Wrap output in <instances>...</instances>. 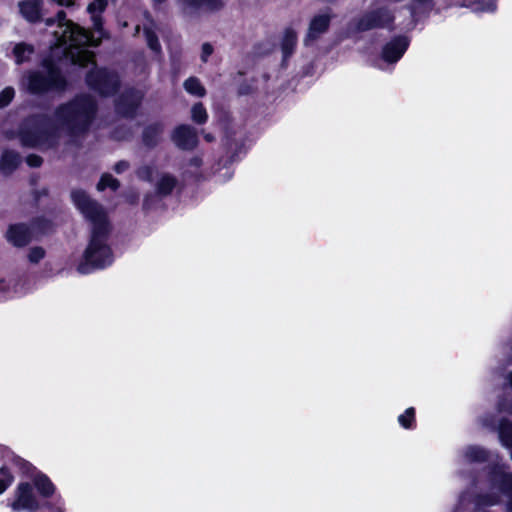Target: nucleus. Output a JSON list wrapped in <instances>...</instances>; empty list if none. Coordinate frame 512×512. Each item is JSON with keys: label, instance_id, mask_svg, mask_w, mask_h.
Listing matches in <instances>:
<instances>
[{"label": "nucleus", "instance_id": "4468645a", "mask_svg": "<svg viewBox=\"0 0 512 512\" xmlns=\"http://www.w3.org/2000/svg\"><path fill=\"white\" fill-rule=\"evenodd\" d=\"M20 163V157L17 153L6 151L0 160V169L3 173L12 172Z\"/></svg>", "mask_w": 512, "mask_h": 512}, {"label": "nucleus", "instance_id": "0eeeda50", "mask_svg": "<svg viewBox=\"0 0 512 512\" xmlns=\"http://www.w3.org/2000/svg\"><path fill=\"white\" fill-rule=\"evenodd\" d=\"M409 41L405 37H399L387 43L382 51V58L389 63L397 62L405 53Z\"/></svg>", "mask_w": 512, "mask_h": 512}, {"label": "nucleus", "instance_id": "f257e3e1", "mask_svg": "<svg viewBox=\"0 0 512 512\" xmlns=\"http://www.w3.org/2000/svg\"><path fill=\"white\" fill-rule=\"evenodd\" d=\"M106 6V0H93L87 7V12L91 16L93 26L99 34L97 37L89 35L85 29L68 20L64 11L58 12L56 19L49 18L46 20L47 26H53L57 21L56 29L53 32L56 40L55 49H60L73 64L95 68L93 54L87 48L99 44L102 35L100 15ZM87 83L89 86L99 90L100 93L108 95L116 90L118 79L114 74H110L105 70L93 69L87 75Z\"/></svg>", "mask_w": 512, "mask_h": 512}, {"label": "nucleus", "instance_id": "a878e982", "mask_svg": "<svg viewBox=\"0 0 512 512\" xmlns=\"http://www.w3.org/2000/svg\"><path fill=\"white\" fill-rule=\"evenodd\" d=\"M15 91L11 87H6L0 92V108L6 107L14 98Z\"/></svg>", "mask_w": 512, "mask_h": 512}, {"label": "nucleus", "instance_id": "2f4dec72", "mask_svg": "<svg viewBox=\"0 0 512 512\" xmlns=\"http://www.w3.org/2000/svg\"><path fill=\"white\" fill-rule=\"evenodd\" d=\"M504 486L512 493V475L508 473L503 474Z\"/></svg>", "mask_w": 512, "mask_h": 512}, {"label": "nucleus", "instance_id": "72a5a7b5", "mask_svg": "<svg viewBox=\"0 0 512 512\" xmlns=\"http://www.w3.org/2000/svg\"><path fill=\"white\" fill-rule=\"evenodd\" d=\"M431 0H414L413 8L410 11V14L413 13L416 9L420 8L421 5L428 4Z\"/></svg>", "mask_w": 512, "mask_h": 512}, {"label": "nucleus", "instance_id": "4be33fe9", "mask_svg": "<svg viewBox=\"0 0 512 512\" xmlns=\"http://www.w3.org/2000/svg\"><path fill=\"white\" fill-rule=\"evenodd\" d=\"M13 480V475L7 469H0V494L6 491V489L12 484Z\"/></svg>", "mask_w": 512, "mask_h": 512}, {"label": "nucleus", "instance_id": "c756f323", "mask_svg": "<svg viewBox=\"0 0 512 512\" xmlns=\"http://www.w3.org/2000/svg\"><path fill=\"white\" fill-rule=\"evenodd\" d=\"M212 53H213L212 45L209 43H204L201 47V60L203 62H207L208 58L212 55Z\"/></svg>", "mask_w": 512, "mask_h": 512}, {"label": "nucleus", "instance_id": "f8f14e48", "mask_svg": "<svg viewBox=\"0 0 512 512\" xmlns=\"http://www.w3.org/2000/svg\"><path fill=\"white\" fill-rule=\"evenodd\" d=\"M330 17L326 14L315 16L309 26L307 39L314 40L328 28Z\"/></svg>", "mask_w": 512, "mask_h": 512}, {"label": "nucleus", "instance_id": "58836bf2", "mask_svg": "<svg viewBox=\"0 0 512 512\" xmlns=\"http://www.w3.org/2000/svg\"><path fill=\"white\" fill-rule=\"evenodd\" d=\"M153 1H154L155 3H157V4H160V3H162L164 0H153Z\"/></svg>", "mask_w": 512, "mask_h": 512}, {"label": "nucleus", "instance_id": "2eb2a0df", "mask_svg": "<svg viewBox=\"0 0 512 512\" xmlns=\"http://www.w3.org/2000/svg\"><path fill=\"white\" fill-rule=\"evenodd\" d=\"M34 485L37 488V490L39 491V493L44 497L51 496L55 491V487H54L53 483L50 481V479L47 476H45L43 474H39V475L35 476Z\"/></svg>", "mask_w": 512, "mask_h": 512}, {"label": "nucleus", "instance_id": "4c0bfd02", "mask_svg": "<svg viewBox=\"0 0 512 512\" xmlns=\"http://www.w3.org/2000/svg\"><path fill=\"white\" fill-rule=\"evenodd\" d=\"M193 162H194V164H195L196 166H199V165H200V160H199V159H194V160H193Z\"/></svg>", "mask_w": 512, "mask_h": 512}, {"label": "nucleus", "instance_id": "5701e85b", "mask_svg": "<svg viewBox=\"0 0 512 512\" xmlns=\"http://www.w3.org/2000/svg\"><path fill=\"white\" fill-rule=\"evenodd\" d=\"M119 186L118 181L114 179L111 175L105 174L101 177L97 189L98 190H104L107 187H110L111 189L115 190Z\"/></svg>", "mask_w": 512, "mask_h": 512}, {"label": "nucleus", "instance_id": "b1692460", "mask_svg": "<svg viewBox=\"0 0 512 512\" xmlns=\"http://www.w3.org/2000/svg\"><path fill=\"white\" fill-rule=\"evenodd\" d=\"M469 461H482L486 457V453L479 447H469L465 454Z\"/></svg>", "mask_w": 512, "mask_h": 512}, {"label": "nucleus", "instance_id": "39448f33", "mask_svg": "<svg viewBox=\"0 0 512 512\" xmlns=\"http://www.w3.org/2000/svg\"><path fill=\"white\" fill-rule=\"evenodd\" d=\"M39 507L38 501L28 483H20L15 491V500L11 504L14 511H34Z\"/></svg>", "mask_w": 512, "mask_h": 512}, {"label": "nucleus", "instance_id": "9b49d317", "mask_svg": "<svg viewBox=\"0 0 512 512\" xmlns=\"http://www.w3.org/2000/svg\"><path fill=\"white\" fill-rule=\"evenodd\" d=\"M22 294L20 283L13 278H0V299L13 298Z\"/></svg>", "mask_w": 512, "mask_h": 512}, {"label": "nucleus", "instance_id": "423d86ee", "mask_svg": "<svg viewBox=\"0 0 512 512\" xmlns=\"http://www.w3.org/2000/svg\"><path fill=\"white\" fill-rule=\"evenodd\" d=\"M172 140L181 149H192L197 144V134L192 127L182 125L175 129Z\"/></svg>", "mask_w": 512, "mask_h": 512}, {"label": "nucleus", "instance_id": "393cba45", "mask_svg": "<svg viewBox=\"0 0 512 512\" xmlns=\"http://www.w3.org/2000/svg\"><path fill=\"white\" fill-rule=\"evenodd\" d=\"M144 33H145V36H146V40H147L148 46L153 51H156V52L159 51L160 50V44H159V41H158L156 35L154 34V32L150 28L145 27L144 28Z\"/></svg>", "mask_w": 512, "mask_h": 512}, {"label": "nucleus", "instance_id": "a211bd4d", "mask_svg": "<svg viewBox=\"0 0 512 512\" xmlns=\"http://www.w3.org/2000/svg\"><path fill=\"white\" fill-rule=\"evenodd\" d=\"M13 52L16 62L20 64L29 59L30 55L33 53V47L27 44L20 43L14 47Z\"/></svg>", "mask_w": 512, "mask_h": 512}, {"label": "nucleus", "instance_id": "f704fd0d", "mask_svg": "<svg viewBox=\"0 0 512 512\" xmlns=\"http://www.w3.org/2000/svg\"><path fill=\"white\" fill-rule=\"evenodd\" d=\"M139 100H140V97H136L135 99H133L132 108H135L138 105Z\"/></svg>", "mask_w": 512, "mask_h": 512}, {"label": "nucleus", "instance_id": "473e14b6", "mask_svg": "<svg viewBox=\"0 0 512 512\" xmlns=\"http://www.w3.org/2000/svg\"><path fill=\"white\" fill-rule=\"evenodd\" d=\"M128 168V163L125 162V161H120L118 162L116 165H115V171L117 173H121L123 171H125L126 169Z\"/></svg>", "mask_w": 512, "mask_h": 512}, {"label": "nucleus", "instance_id": "dca6fc26", "mask_svg": "<svg viewBox=\"0 0 512 512\" xmlns=\"http://www.w3.org/2000/svg\"><path fill=\"white\" fill-rule=\"evenodd\" d=\"M176 185V180L168 174H161L157 180V192L161 195L169 194Z\"/></svg>", "mask_w": 512, "mask_h": 512}, {"label": "nucleus", "instance_id": "e433bc0d", "mask_svg": "<svg viewBox=\"0 0 512 512\" xmlns=\"http://www.w3.org/2000/svg\"><path fill=\"white\" fill-rule=\"evenodd\" d=\"M205 138H206L207 141H211L212 140V136L210 134L205 135Z\"/></svg>", "mask_w": 512, "mask_h": 512}, {"label": "nucleus", "instance_id": "bb28decb", "mask_svg": "<svg viewBox=\"0 0 512 512\" xmlns=\"http://www.w3.org/2000/svg\"><path fill=\"white\" fill-rule=\"evenodd\" d=\"M414 419V409L408 408L403 414L398 417V422L404 428H409L411 426V422Z\"/></svg>", "mask_w": 512, "mask_h": 512}, {"label": "nucleus", "instance_id": "7ed1b4c3", "mask_svg": "<svg viewBox=\"0 0 512 512\" xmlns=\"http://www.w3.org/2000/svg\"><path fill=\"white\" fill-rule=\"evenodd\" d=\"M94 110L95 105L91 98L79 97L69 104L60 106L51 123L43 131L32 137L24 134L22 142L28 146H52L56 134L83 130L92 118Z\"/></svg>", "mask_w": 512, "mask_h": 512}, {"label": "nucleus", "instance_id": "f3484780", "mask_svg": "<svg viewBox=\"0 0 512 512\" xmlns=\"http://www.w3.org/2000/svg\"><path fill=\"white\" fill-rule=\"evenodd\" d=\"M296 41V33L291 29L286 30L282 39V52L285 58L292 54Z\"/></svg>", "mask_w": 512, "mask_h": 512}, {"label": "nucleus", "instance_id": "7c9ffc66", "mask_svg": "<svg viewBox=\"0 0 512 512\" xmlns=\"http://www.w3.org/2000/svg\"><path fill=\"white\" fill-rule=\"evenodd\" d=\"M27 163L29 166L37 167L41 164V158L36 155H30L27 157Z\"/></svg>", "mask_w": 512, "mask_h": 512}, {"label": "nucleus", "instance_id": "9d476101", "mask_svg": "<svg viewBox=\"0 0 512 512\" xmlns=\"http://www.w3.org/2000/svg\"><path fill=\"white\" fill-rule=\"evenodd\" d=\"M8 242L21 247L30 241V232L25 225H11L6 233Z\"/></svg>", "mask_w": 512, "mask_h": 512}, {"label": "nucleus", "instance_id": "f03ea898", "mask_svg": "<svg viewBox=\"0 0 512 512\" xmlns=\"http://www.w3.org/2000/svg\"><path fill=\"white\" fill-rule=\"evenodd\" d=\"M71 198L80 213L92 226V238L85 250L83 259L77 266L81 274H89L95 269L104 268L113 261L110 248L105 243V235L108 232V219L104 209L81 190L71 193Z\"/></svg>", "mask_w": 512, "mask_h": 512}, {"label": "nucleus", "instance_id": "ddd939ff", "mask_svg": "<svg viewBox=\"0 0 512 512\" xmlns=\"http://www.w3.org/2000/svg\"><path fill=\"white\" fill-rule=\"evenodd\" d=\"M450 6H466L475 11H489L492 12L496 9L494 1H489L485 4L480 3L479 0H448Z\"/></svg>", "mask_w": 512, "mask_h": 512}, {"label": "nucleus", "instance_id": "aec40b11", "mask_svg": "<svg viewBox=\"0 0 512 512\" xmlns=\"http://www.w3.org/2000/svg\"><path fill=\"white\" fill-rule=\"evenodd\" d=\"M191 118L194 122L198 124H203L206 122L208 115L206 109L203 107L201 103H197L192 107Z\"/></svg>", "mask_w": 512, "mask_h": 512}, {"label": "nucleus", "instance_id": "20e7f679", "mask_svg": "<svg viewBox=\"0 0 512 512\" xmlns=\"http://www.w3.org/2000/svg\"><path fill=\"white\" fill-rule=\"evenodd\" d=\"M24 86L32 93H41L50 89H62L65 86V80L56 69L51 67L47 70V77L40 73H29Z\"/></svg>", "mask_w": 512, "mask_h": 512}, {"label": "nucleus", "instance_id": "412c9836", "mask_svg": "<svg viewBox=\"0 0 512 512\" xmlns=\"http://www.w3.org/2000/svg\"><path fill=\"white\" fill-rule=\"evenodd\" d=\"M161 127L159 125L150 126L144 132V141L147 145H153L157 142L161 134Z\"/></svg>", "mask_w": 512, "mask_h": 512}, {"label": "nucleus", "instance_id": "c9c22d12", "mask_svg": "<svg viewBox=\"0 0 512 512\" xmlns=\"http://www.w3.org/2000/svg\"><path fill=\"white\" fill-rule=\"evenodd\" d=\"M118 109H119V111H120L121 113H123V114H129V113H130V111H126V110H124L121 106H119V107H118Z\"/></svg>", "mask_w": 512, "mask_h": 512}, {"label": "nucleus", "instance_id": "ea45409f", "mask_svg": "<svg viewBox=\"0 0 512 512\" xmlns=\"http://www.w3.org/2000/svg\"><path fill=\"white\" fill-rule=\"evenodd\" d=\"M509 381H510V384L512 386V373L509 375Z\"/></svg>", "mask_w": 512, "mask_h": 512}, {"label": "nucleus", "instance_id": "6ab92c4d", "mask_svg": "<svg viewBox=\"0 0 512 512\" xmlns=\"http://www.w3.org/2000/svg\"><path fill=\"white\" fill-rule=\"evenodd\" d=\"M185 90L195 96L201 97L205 94V89L197 78L191 77L184 82Z\"/></svg>", "mask_w": 512, "mask_h": 512}, {"label": "nucleus", "instance_id": "c85d7f7f", "mask_svg": "<svg viewBox=\"0 0 512 512\" xmlns=\"http://www.w3.org/2000/svg\"><path fill=\"white\" fill-rule=\"evenodd\" d=\"M155 174V171L154 169H152L151 167H143L141 169H139L138 171V176L139 178L143 179V180H147V181H152L154 178H153V175Z\"/></svg>", "mask_w": 512, "mask_h": 512}, {"label": "nucleus", "instance_id": "1a4fd4ad", "mask_svg": "<svg viewBox=\"0 0 512 512\" xmlns=\"http://www.w3.org/2000/svg\"><path fill=\"white\" fill-rule=\"evenodd\" d=\"M42 0H24L18 4L22 17L29 22H36L41 17Z\"/></svg>", "mask_w": 512, "mask_h": 512}, {"label": "nucleus", "instance_id": "6e6552de", "mask_svg": "<svg viewBox=\"0 0 512 512\" xmlns=\"http://www.w3.org/2000/svg\"><path fill=\"white\" fill-rule=\"evenodd\" d=\"M224 0H182L183 10L192 13L196 10L216 12L224 7Z\"/></svg>", "mask_w": 512, "mask_h": 512}, {"label": "nucleus", "instance_id": "cd10ccee", "mask_svg": "<svg viewBox=\"0 0 512 512\" xmlns=\"http://www.w3.org/2000/svg\"><path fill=\"white\" fill-rule=\"evenodd\" d=\"M44 256L45 251L41 247H33L28 253V259L31 263H38Z\"/></svg>", "mask_w": 512, "mask_h": 512}]
</instances>
